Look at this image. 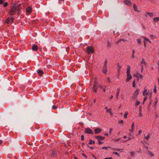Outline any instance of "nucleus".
Masks as SVG:
<instances>
[{
  "label": "nucleus",
  "instance_id": "nucleus-43",
  "mask_svg": "<svg viewBox=\"0 0 159 159\" xmlns=\"http://www.w3.org/2000/svg\"><path fill=\"white\" fill-rule=\"evenodd\" d=\"M84 135H82L81 136V139L82 140H84Z\"/></svg>",
  "mask_w": 159,
  "mask_h": 159
},
{
  "label": "nucleus",
  "instance_id": "nucleus-55",
  "mask_svg": "<svg viewBox=\"0 0 159 159\" xmlns=\"http://www.w3.org/2000/svg\"><path fill=\"white\" fill-rule=\"evenodd\" d=\"M139 116H140V117H141V116H142L143 114H142L140 112V113H139Z\"/></svg>",
  "mask_w": 159,
  "mask_h": 159
},
{
  "label": "nucleus",
  "instance_id": "nucleus-20",
  "mask_svg": "<svg viewBox=\"0 0 159 159\" xmlns=\"http://www.w3.org/2000/svg\"><path fill=\"white\" fill-rule=\"evenodd\" d=\"M143 38L146 40L148 41L150 43H151V41L149 40V39L147 38H146L145 37H143Z\"/></svg>",
  "mask_w": 159,
  "mask_h": 159
},
{
  "label": "nucleus",
  "instance_id": "nucleus-49",
  "mask_svg": "<svg viewBox=\"0 0 159 159\" xmlns=\"http://www.w3.org/2000/svg\"><path fill=\"white\" fill-rule=\"evenodd\" d=\"M118 69H120L121 68V66L119 65H117Z\"/></svg>",
  "mask_w": 159,
  "mask_h": 159
},
{
  "label": "nucleus",
  "instance_id": "nucleus-50",
  "mask_svg": "<svg viewBox=\"0 0 159 159\" xmlns=\"http://www.w3.org/2000/svg\"><path fill=\"white\" fill-rule=\"evenodd\" d=\"M107 60H106L105 61V63H104V66H107Z\"/></svg>",
  "mask_w": 159,
  "mask_h": 159
},
{
  "label": "nucleus",
  "instance_id": "nucleus-44",
  "mask_svg": "<svg viewBox=\"0 0 159 159\" xmlns=\"http://www.w3.org/2000/svg\"><path fill=\"white\" fill-rule=\"evenodd\" d=\"M118 123H120L122 124L123 123V120H120V121H118Z\"/></svg>",
  "mask_w": 159,
  "mask_h": 159
},
{
  "label": "nucleus",
  "instance_id": "nucleus-31",
  "mask_svg": "<svg viewBox=\"0 0 159 159\" xmlns=\"http://www.w3.org/2000/svg\"><path fill=\"white\" fill-rule=\"evenodd\" d=\"M135 80H134L133 81V87H135Z\"/></svg>",
  "mask_w": 159,
  "mask_h": 159
},
{
  "label": "nucleus",
  "instance_id": "nucleus-30",
  "mask_svg": "<svg viewBox=\"0 0 159 159\" xmlns=\"http://www.w3.org/2000/svg\"><path fill=\"white\" fill-rule=\"evenodd\" d=\"M140 103V102L139 101H136V102L135 104V106H138V105H139Z\"/></svg>",
  "mask_w": 159,
  "mask_h": 159
},
{
  "label": "nucleus",
  "instance_id": "nucleus-64",
  "mask_svg": "<svg viewBox=\"0 0 159 159\" xmlns=\"http://www.w3.org/2000/svg\"><path fill=\"white\" fill-rule=\"evenodd\" d=\"M124 138L125 139L126 138H127V136H125L124 137Z\"/></svg>",
  "mask_w": 159,
  "mask_h": 159
},
{
  "label": "nucleus",
  "instance_id": "nucleus-26",
  "mask_svg": "<svg viewBox=\"0 0 159 159\" xmlns=\"http://www.w3.org/2000/svg\"><path fill=\"white\" fill-rule=\"evenodd\" d=\"M144 136H145V135H144ZM145 138L147 140H148L150 138V136L149 134L147 136H145Z\"/></svg>",
  "mask_w": 159,
  "mask_h": 159
},
{
  "label": "nucleus",
  "instance_id": "nucleus-22",
  "mask_svg": "<svg viewBox=\"0 0 159 159\" xmlns=\"http://www.w3.org/2000/svg\"><path fill=\"white\" fill-rule=\"evenodd\" d=\"M93 143V144H94L95 143L94 141H93L92 140H90L89 141V144H92Z\"/></svg>",
  "mask_w": 159,
  "mask_h": 159
},
{
  "label": "nucleus",
  "instance_id": "nucleus-52",
  "mask_svg": "<svg viewBox=\"0 0 159 159\" xmlns=\"http://www.w3.org/2000/svg\"><path fill=\"white\" fill-rule=\"evenodd\" d=\"M104 159H113L111 157L105 158Z\"/></svg>",
  "mask_w": 159,
  "mask_h": 159
},
{
  "label": "nucleus",
  "instance_id": "nucleus-33",
  "mask_svg": "<svg viewBox=\"0 0 159 159\" xmlns=\"http://www.w3.org/2000/svg\"><path fill=\"white\" fill-rule=\"evenodd\" d=\"M128 114V112H126L125 113V114L124 116L125 118H127Z\"/></svg>",
  "mask_w": 159,
  "mask_h": 159
},
{
  "label": "nucleus",
  "instance_id": "nucleus-24",
  "mask_svg": "<svg viewBox=\"0 0 159 159\" xmlns=\"http://www.w3.org/2000/svg\"><path fill=\"white\" fill-rule=\"evenodd\" d=\"M117 94H116V98H117L118 96V95H119V92H120V89H117Z\"/></svg>",
  "mask_w": 159,
  "mask_h": 159
},
{
  "label": "nucleus",
  "instance_id": "nucleus-21",
  "mask_svg": "<svg viewBox=\"0 0 159 159\" xmlns=\"http://www.w3.org/2000/svg\"><path fill=\"white\" fill-rule=\"evenodd\" d=\"M147 14L151 17H152L153 15V13L147 12Z\"/></svg>",
  "mask_w": 159,
  "mask_h": 159
},
{
  "label": "nucleus",
  "instance_id": "nucleus-41",
  "mask_svg": "<svg viewBox=\"0 0 159 159\" xmlns=\"http://www.w3.org/2000/svg\"><path fill=\"white\" fill-rule=\"evenodd\" d=\"M147 97H145L143 99V103H144L145 101L147 100Z\"/></svg>",
  "mask_w": 159,
  "mask_h": 159
},
{
  "label": "nucleus",
  "instance_id": "nucleus-6",
  "mask_svg": "<svg viewBox=\"0 0 159 159\" xmlns=\"http://www.w3.org/2000/svg\"><path fill=\"white\" fill-rule=\"evenodd\" d=\"M139 89H138L135 91L133 95V98L134 99H136L137 98V95L139 94Z\"/></svg>",
  "mask_w": 159,
  "mask_h": 159
},
{
  "label": "nucleus",
  "instance_id": "nucleus-46",
  "mask_svg": "<svg viewBox=\"0 0 159 159\" xmlns=\"http://www.w3.org/2000/svg\"><path fill=\"white\" fill-rule=\"evenodd\" d=\"M87 146H88L89 148H90L91 149H92V150L93 149V147H89V146L88 144L87 145Z\"/></svg>",
  "mask_w": 159,
  "mask_h": 159
},
{
  "label": "nucleus",
  "instance_id": "nucleus-13",
  "mask_svg": "<svg viewBox=\"0 0 159 159\" xmlns=\"http://www.w3.org/2000/svg\"><path fill=\"white\" fill-rule=\"evenodd\" d=\"M32 48V50L34 51H36L38 49V47L36 45H33Z\"/></svg>",
  "mask_w": 159,
  "mask_h": 159
},
{
  "label": "nucleus",
  "instance_id": "nucleus-54",
  "mask_svg": "<svg viewBox=\"0 0 159 159\" xmlns=\"http://www.w3.org/2000/svg\"><path fill=\"white\" fill-rule=\"evenodd\" d=\"M60 5H55V6L56 7H59Z\"/></svg>",
  "mask_w": 159,
  "mask_h": 159
},
{
  "label": "nucleus",
  "instance_id": "nucleus-51",
  "mask_svg": "<svg viewBox=\"0 0 159 159\" xmlns=\"http://www.w3.org/2000/svg\"><path fill=\"white\" fill-rule=\"evenodd\" d=\"M106 86H105L104 88H103L102 89H103V90L104 92H106Z\"/></svg>",
  "mask_w": 159,
  "mask_h": 159
},
{
  "label": "nucleus",
  "instance_id": "nucleus-25",
  "mask_svg": "<svg viewBox=\"0 0 159 159\" xmlns=\"http://www.w3.org/2000/svg\"><path fill=\"white\" fill-rule=\"evenodd\" d=\"M134 123L133 122L132 123V126H131V130L132 131H133L134 129Z\"/></svg>",
  "mask_w": 159,
  "mask_h": 159
},
{
  "label": "nucleus",
  "instance_id": "nucleus-9",
  "mask_svg": "<svg viewBox=\"0 0 159 159\" xmlns=\"http://www.w3.org/2000/svg\"><path fill=\"white\" fill-rule=\"evenodd\" d=\"M26 10L27 13H30L31 12L32 9L29 6L26 8Z\"/></svg>",
  "mask_w": 159,
  "mask_h": 159
},
{
  "label": "nucleus",
  "instance_id": "nucleus-37",
  "mask_svg": "<svg viewBox=\"0 0 159 159\" xmlns=\"http://www.w3.org/2000/svg\"><path fill=\"white\" fill-rule=\"evenodd\" d=\"M57 108V107L56 106H55L54 105H53V106H52V109H56Z\"/></svg>",
  "mask_w": 159,
  "mask_h": 159
},
{
  "label": "nucleus",
  "instance_id": "nucleus-8",
  "mask_svg": "<svg viewBox=\"0 0 159 159\" xmlns=\"http://www.w3.org/2000/svg\"><path fill=\"white\" fill-rule=\"evenodd\" d=\"M95 138L98 139V141H100V140H102L105 139V137H102L101 136H97L95 137Z\"/></svg>",
  "mask_w": 159,
  "mask_h": 159
},
{
  "label": "nucleus",
  "instance_id": "nucleus-60",
  "mask_svg": "<svg viewBox=\"0 0 159 159\" xmlns=\"http://www.w3.org/2000/svg\"><path fill=\"white\" fill-rule=\"evenodd\" d=\"M113 98V95H111V97H110V99H112Z\"/></svg>",
  "mask_w": 159,
  "mask_h": 159
},
{
  "label": "nucleus",
  "instance_id": "nucleus-47",
  "mask_svg": "<svg viewBox=\"0 0 159 159\" xmlns=\"http://www.w3.org/2000/svg\"><path fill=\"white\" fill-rule=\"evenodd\" d=\"M145 63V61L144 59H143L142 60V62H141V63Z\"/></svg>",
  "mask_w": 159,
  "mask_h": 159
},
{
  "label": "nucleus",
  "instance_id": "nucleus-18",
  "mask_svg": "<svg viewBox=\"0 0 159 159\" xmlns=\"http://www.w3.org/2000/svg\"><path fill=\"white\" fill-rule=\"evenodd\" d=\"M130 66L128 65L127 66V70L126 73H130Z\"/></svg>",
  "mask_w": 159,
  "mask_h": 159
},
{
  "label": "nucleus",
  "instance_id": "nucleus-19",
  "mask_svg": "<svg viewBox=\"0 0 159 159\" xmlns=\"http://www.w3.org/2000/svg\"><path fill=\"white\" fill-rule=\"evenodd\" d=\"M147 153L148 155H150L151 156H153L154 155L153 154L152 152L149 151H147Z\"/></svg>",
  "mask_w": 159,
  "mask_h": 159
},
{
  "label": "nucleus",
  "instance_id": "nucleus-36",
  "mask_svg": "<svg viewBox=\"0 0 159 159\" xmlns=\"http://www.w3.org/2000/svg\"><path fill=\"white\" fill-rule=\"evenodd\" d=\"M153 91L155 93H156L157 92V89L156 86H154V88L153 89Z\"/></svg>",
  "mask_w": 159,
  "mask_h": 159
},
{
  "label": "nucleus",
  "instance_id": "nucleus-39",
  "mask_svg": "<svg viewBox=\"0 0 159 159\" xmlns=\"http://www.w3.org/2000/svg\"><path fill=\"white\" fill-rule=\"evenodd\" d=\"M8 4H7V3L6 2L4 3L3 4V6H4V7H7V5Z\"/></svg>",
  "mask_w": 159,
  "mask_h": 159
},
{
  "label": "nucleus",
  "instance_id": "nucleus-2",
  "mask_svg": "<svg viewBox=\"0 0 159 159\" xmlns=\"http://www.w3.org/2000/svg\"><path fill=\"white\" fill-rule=\"evenodd\" d=\"M13 20L14 19L12 17H8L5 21V23L7 24H9L10 23L11 24L12 23Z\"/></svg>",
  "mask_w": 159,
  "mask_h": 159
},
{
  "label": "nucleus",
  "instance_id": "nucleus-59",
  "mask_svg": "<svg viewBox=\"0 0 159 159\" xmlns=\"http://www.w3.org/2000/svg\"><path fill=\"white\" fill-rule=\"evenodd\" d=\"M142 132V130H140L139 131V134H141Z\"/></svg>",
  "mask_w": 159,
  "mask_h": 159
},
{
  "label": "nucleus",
  "instance_id": "nucleus-15",
  "mask_svg": "<svg viewBox=\"0 0 159 159\" xmlns=\"http://www.w3.org/2000/svg\"><path fill=\"white\" fill-rule=\"evenodd\" d=\"M107 71V66H104L103 67V72L106 74Z\"/></svg>",
  "mask_w": 159,
  "mask_h": 159
},
{
  "label": "nucleus",
  "instance_id": "nucleus-7",
  "mask_svg": "<svg viewBox=\"0 0 159 159\" xmlns=\"http://www.w3.org/2000/svg\"><path fill=\"white\" fill-rule=\"evenodd\" d=\"M127 75V78L126 80V82H128L132 78V76L131 75L130 73H126Z\"/></svg>",
  "mask_w": 159,
  "mask_h": 159
},
{
  "label": "nucleus",
  "instance_id": "nucleus-23",
  "mask_svg": "<svg viewBox=\"0 0 159 159\" xmlns=\"http://www.w3.org/2000/svg\"><path fill=\"white\" fill-rule=\"evenodd\" d=\"M64 0H59L58 3L59 4H61L63 3L62 2H64Z\"/></svg>",
  "mask_w": 159,
  "mask_h": 159
},
{
  "label": "nucleus",
  "instance_id": "nucleus-16",
  "mask_svg": "<svg viewBox=\"0 0 159 159\" xmlns=\"http://www.w3.org/2000/svg\"><path fill=\"white\" fill-rule=\"evenodd\" d=\"M153 20L155 22H157L159 21V17H157L153 18Z\"/></svg>",
  "mask_w": 159,
  "mask_h": 159
},
{
  "label": "nucleus",
  "instance_id": "nucleus-29",
  "mask_svg": "<svg viewBox=\"0 0 159 159\" xmlns=\"http://www.w3.org/2000/svg\"><path fill=\"white\" fill-rule=\"evenodd\" d=\"M135 52V51L134 50H133L132 51V58H134V53Z\"/></svg>",
  "mask_w": 159,
  "mask_h": 159
},
{
  "label": "nucleus",
  "instance_id": "nucleus-61",
  "mask_svg": "<svg viewBox=\"0 0 159 159\" xmlns=\"http://www.w3.org/2000/svg\"><path fill=\"white\" fill-rule=\"evenodd\" d=\"M2 140H0V144H1L2 143Z\"/></svg>",
  "mask_w": 159,
  "mask_h": 159
},
{
  "label": "nucleus",
  "instance_id": "nucleus-35",
  "mask_svg": "<svg viewBox=\"0 0 159 159\" xmlns=\"http://www.w3.org/2000/svg\"><path fill=\"white\" fill-rule=\"evenodd\" d=\"M20 9H17V11H18L17 14L18 15H19L20 13Z\"/></svg>",
  "mask_w": 159,
  "mask_h": 159
},
{
  "label": "nucleus",
  "instance_id": "nucleus-42",
  "mask_svg": "<svg viewBox=\"0 0 159 159\" xmlns=\"http://www.w3.org/2000/svg\"><path fill=\"white\" fill-rule=\"evenodd\" d=\"M108 148V147H103L102 148V149H107Z\"/></svg>",
  "mask_w": 159,
  "mask_h": 159
},
{
  "label": "nucleus",
  "instance_id": "nucleus-34",
  "mask_svg": "<svg viewBox=\"0 0 159 159\" xmlns=\"http://www.w3.org/2000/svg\"><path fill=\"white\" fill-rule=\"evenodd\" d=\"M113 153L117 155L118 156H120V154L117 152H114Z\"/></svg>",
  "mask_w": 159,
  "mask_h": 159
},
{
  "label": "nucleus",
  "instance_id": "nucleus-45",
  "mask_svg": "<svg viewBox=\"0 0 159 159\" xmlns=\"http://www.w3.org/2000/svg\"><path fill=\"white\" fill-rule=\"evenodd\" d=\"M98 143L99 144H101L103 143L100 141H98Z\"/></svg>",
  "mask_w": 159,
  "mask_h": 159
},
{
  "label": "nucleus",
  "instance_id": "nucleus-10",
  "mask_svg": "<svg viewBox=\"0 0 159 159\" xmlns=\"http://www.w3.org/2000/svg\"><path fill=\"white\" fill-rule=\"evenodd\" d=\"M37 72L40 76H42L43 74V71L40 69H38L37 70Z\"/></svg>",
  "mask_w": 159,
  "mask_h": 159
},
{
  "label": "nucleus",
  "instance_id": "nucleus-48",
  "mask_svg": "<svg viewBox=\"0 0 159 159\" xmlns=\"http://www.w3.org/2000/svg\"><path fill=\"white\" fill-rule=\"evenodd\" d=\"M113 130V129L112 128H110V131H109V133L111 134V133L112 131Z\"/></svg>",
  "mask_w": 159,
  "mask_h": 159
},
{
  "label": "nucleus",
  "instance_id": "nucleus-17",
  "mask_svg": "<svg viewBox=\"0 0 159 159\" xmlns=\"http://www.w3.org/2000/svg\"><path fill=\"white\" fill-rule=\"evenodd\" d=\"M133 8L135 11L139 12V11L137 10V7L135 4H134L133 5Z\"/></svg>",
  "mask_w": 159,
  "mask_h": 159
},
{
  "label": "nucleus",
  "instance_id": "nucleus-27",
  "mask_svg": "<svg viewBox=\"0 0 159 159\" xmlns=\"http://www.w3.org/2000/svg\"><path fill=\"white\" fill-rule=\"evenodd\" d=\"M147 89H144V90L143 91V95H146V94H148L147 93H146V94H145V93L147 92Z\"/></svg>",
  "mask_w": 159,
  "mask_h": 159
},
{
  "label": "nucleus",
  "instance_id": "nucleus-3",
  "mask_svg": "<svg viewBox=\"0 0 159 159\" xmlns=\"http://www.w3.org/2000/svg\"><path fill=\"white\" fill-rule=\"evenodd\" d=\"M17 9L16 7H12L11 8V11L9 12V14L11 15H13L17 11Z\"/></svg>",
  "mask_w": 159,
  "mask_h": 159
},
{
  "label": "nucleus",
  "instance_id": "nucleus-63",
  "mask_svg": "<svg viewBox=\"0 0 159 159\" xmlns=\"http://www.w3.org/2000/svg\"><path fill=\"white\" fill-rule=\"evenodd\" d=\"M128 140H130L132 139L131 138H129V137H128Z\"/></svg>",
  "mask_w": 159,
  "mask_h": 159
},
{
  "label": "nucleus",
  "instance_id": "nucleus-57",
  "mask_svg": "<svg viewBox=\"0 0 159 159\" xmlns=\"http://www.w3.org/2000/svg\"><path fill=\"white\" fill-rule=\"evenodd\" d=\"M79 124L81 125H83V123L82 122H80Z\"/></svg>",
  "mask_w": 159,
  "mask_h": 159
},
{
  "label": "nucleus",
  "instance_id": "nucleus-40",
  "mask_svg": "<svg viewBox=\"0 0 159 159\" xmlns=\"http://www.w3.org/2000/svg\"><path fill=\"white\" fill-rule=\"evenodd\" d=\"M20 4H19L16 7V9H20V10L21 9V7H20Z\"/></svg>",
  "mask_w": 159,
  "mask_h": 159
},
{
  "label": "nucleus",
  "instance_id": "nucleus-5",
  "mask_svg": "<svg viewBox=\"0 0 159 159\" xmlns=\"http://www.w3.org/2000/svg\"><path fill=\"white\" fill-rule=\"evenodd\" d=\"M85 133L90 134H93V133L92 130L88 128L85 129Z\"/></svg>",
  "mask_w": 159,
  "mask_h": 159
},
{
  "label": "nucleus",
  "instance_id": "nucleus-38",
  "mask_svg": "<svg viewBox=\"0 0 159 159\" xmlns=\"http://www.w3.org/2000/svg\"><path fill=\"white\" fill-rule=\"evenodd\" d=\"M137 41L139 43H141V40L140 39H137Z\"/></svg>",
  "mask_w": 159,
  "mask_h": 159
},
{
  "label": "nucleus",
  "instance_id": "nucleus-53",
  "mask_svg": "<svg viewBox=\"0 0 159 159\" xmlns=\"http://www.w3.org/2000/svg\"><path fill=\"white\" fill-rule=\"evenodd\" d=\"M107 81L109 83L110 82V78H108Z\"/></svg>",
  "mask_w": 159,
  "mask_h": 159
},
{
  "label": "nucleus",
  "instance_id": "nucleus-14",
  "mask_svg": "<svg viewBox=\"0 0 159 159\" xmlns=\"http://www.w3.org/2000/svg\"><path fill=\"white\" fill-rule=\"evenodd\" d=\"M124 2L126 5L128 6H129L131 4L130 1L129 0H125Z\"/></svg>",
  "mask_w": 159,
  "mask_h": 159
},
{
  "label": "nucleus",
  "instance_id": "nucleus-12",
  "mask_svg": "<svg viewBox=\"0 0 159 159\" xmlns=\"http://www.w3.org/2000/svg\"><path fill=\"white\" fill-rule=\"evenodd\" d=\"M112 45V43H111V42H110V41L109 40L107 41V46L108 47V48H111V46Z\"/></svg>",
  "mask_w": 159,
  "mask_h": 159
},
{
  "label": "nucleus",
  "instance_id": "nucleus-11",
  "mask_svg": "<svg viewBox=\"0 0 159 159\" xmlns=\"http://www.w3.org/2000/svg\"><path fill=\"white\" fill-rule=\"evenodd\" d=\"M101 131V129L98 128H96L94 130L95 133L96 134L100 133Z\"/></svg>",
  "mask_w": 159,
  "mask_h": 159
},
{
  "label": "nucleus",
  "instance_id": "nucleus-58",
  "mask_svg": "<svg viewBox=\"0 0 159 159\" xmlns=\"http://www.w3.org/2000/svg\"><path fill=\"white\" fill-rule=\"evenodd\" d=\"M3 2V1L2 0H0V4H2Z\"/></svg>",
  "mask_w": 159,
  "mask_h": 159
},
{
  "label": "nucleus",
  "instance_id": "nucleus-28",
  "mask_svg": "<svg viewBox=\"0 0 159 159\" xmlns=\"http://www.w3.org/2000/svg\"><path fill=\"white\" fill-rule=\"evenodd\" d=\"M52 154L53 155H56V154H57V152H56V151L55 150H53L52 152Z\"/></svg>",
  "mask_w": 159,
  "mask_h": 159
},
{
  "label": "nucleus",
  "instance_id": "nucleus-56",
  "mask_svg": "<svg viewBox=\"0 0 159 159\" xmlns=\"http://www.w3.org/2000/svg\"><path fill=\"white\" fill-rule=\"evenodd\" d=\"M131 153L132 156H133L134 155V153L133 152H131Z\"/></svg>",
  "mask_w": 159,
  "mask_h": 159
},
{
  "label": "nucleus",
  "instance_id": "nucleus-4",
  "mask_svg": "<svg viewBox=\"0 0 159 159\" xmlns=\"http://www.w3.org/2000/svg\"><path fill=\"white\" fill-rule=\"evenodd\" d=\"M87 51L88 53H93L94 52V50L93 48L91 47H88L87 48Z\"/></svg>",
  "mask_w": 159,
  "mask_h": 159
},
{
  "label": "nucleus",
  "instance_id": "nucleus-62",
  "mask_svg": "<svg viewBox=\"0 0 159 159\" xmlns=\"http://www.w3.org/2000/svg\"><path fill=\"white\" fill-rule=\"evenodd\" d=\"M100 88H101V89H103V87L102 86H100Z\"/></svg>",
  "mask_w": 159,
  "mask_h": 159
},
{
  "label": "nucleus",
  "instance_id": "nucleus-32",
  "mask_svg": "<svg viewBox=\"0 0 159 159\" xmlns=\"http://www.w3.org/2000/svg\"><path fill=\"white\" fill-rule=\"evenodd\" d=\"M107 112H108L110 113L111 114V115H112V112H111V109H107Z\"/></svg>",
  "mask_w": 159,
  "mask_h": 159
},
{
  "label": "nucleus",
  "instance_id": "nucleus-1",
  "mask_svg": "<svg viewBox=\"0 0 159 159\" xmlns=\"http://www.w3.org/2000/svg\"><path fill=\"white\" fill-rule=\"evenodd\" d=\"M99 85L97 84V81L95 80L94 82L93 86V90L94 92L96 93L97 92V89L99 87Z\"/></svg>",
  "mask_w": 159,
  "mask_h": 159
}]
</instances>
